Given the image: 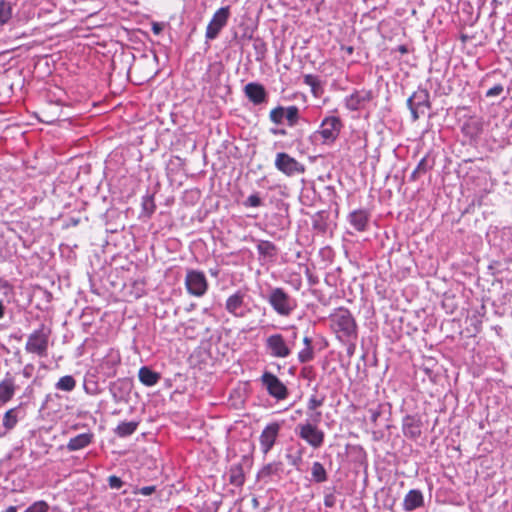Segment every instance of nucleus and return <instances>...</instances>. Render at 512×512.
<instances>
[{"label":"nucleus","mask_w":512,"mask_h":512,"mask_svg":"<svg viewBox=\"0 0 512 512\" xmlns=\"http://www.w3.org/2000/svg\"><path fill=\"white\" fill-rule=\"evenodd\" d=\"M330 321L337 338L341 341L345 342L357 338V324L348 309L339 308L330 316Z\"/></svg>","instance_id":"f257e3e1"},{"label":"nucleus","mask_w":512,"mask_h":512,"mask_svg":"<svg viewBox=\"0 0 512 512\" xmlns=\"http://www.w3.org/2000/svg\"><path fill=\"white\" fill-rule=\"evenodd\" d=\"M267 302L280 316L287 317L297 308V301L281 287L270 289Z\"/></svg>","instance_id":"f03ea898"},{"label":"nucleus","mask_w":512,"mask_h":512,"mask_svg":"<svg viewBox=\"0 0 512 512\" xmlns=\"http://www.w3.org/2000/svg\"><path fill=\"white\" fill-rule=\"evenodd\" d=\"M50 335L51 329L45 326V324H41L38 329L28 336L25 344L26 352L36 354L39 357H46Z\"/></svg>","instance_id":"7ed1b4c3"},{"label":"nucleus","mask_w":512,"mask_h":512,"mask_svg":"<svg viewBox=\"0 0 512 512\" xmlns=\"http://www.w3.org/2000/svg\"><path fill=\"white\" fill-rule=\"evenodd\" d=\"M407 106L410 109L412 120L417 121L431 108L430 94L428 90L418 88L408 99Z\"/></svg>","instance_id":"20e7f679"},{"label":"nucleus","mask_w":512,"mask_h":512,"mask_svg":"<svg viewBox=\"0 0 512 512\" xmlns=\"http://www.w3.org/2000/svg\"><path fill=\"white\" fill-rule=\"evenodd\" d=\"M297 435L309 444L312 448H320L325 439V434L315 424L312 423H300L295 429Z\"/></svg>","instance_id":"39448f33"},{"label":"nucleus","mask_w":512,"mask_h":512,"mask_svg":"<svg viewBox=\"0 0 512 512\" xmlns=\"http://www.w3.org/2000/svg\"><path fill=\"white\" fill-rule=\"evenodd\" d=\"M300 110L297 106L291 105L287 107L277 106L269 113V119L272 123L280 125L286 119L289 127H295L300 121Z\"/></svg>","instance_id":"423d86ee"},{"label":"nucleus","mask_w":512,"mask_h":512,"mask_svg":"<svg viewBox=\"0 0 512 512\" xmlns=\"http://www.w3.org/2000/svg\"><path fill=\"white\" fill-rule=\"evenodd\" d=\"M342 122L339 117L329 116L322 120L319 129L315 132L322 138L324 144L333 143L339 136Z\"/></svg>","instance_id":"0eeeda50"},{"label":"nucleus","mask_w":512,"mask_h":512,"mask_svg":"<svg viewBox=\"0 0 512 512\" xmlns=\"http://www.w3.org/2000/svg\"><path fill=\"white\" fill-rule=\"evenodd\" d=\"M185 286L190 295L202 297L208 290V282L202 271L190 269L186 273Z\"/></svg>","instance_id":"6e6552de"},{"label":"nucleus","mask_w":512,"mask_h":512,"mask_svg":"<svg viewBox=\"0 0 512 512\" xmlns=\"http://www.w3.org/2000/svg\"><path fill=\"white\" fill-rule=\"evenodd\" d=\"M266 352L273 358H287L292 350L280 333L272 334L265 340Z\"/></svg>","instance_id":"1a4fd4ad"},{"label":"nucleus","mask_w":512,"mask_h":512,"mask_svg":"<svg viewBox=\"0 0 512 512\" xmlns=\"http://www.w3.org/2000/svg\"><path fill=\"white\" fill-rule=\"evenodd\" d=\"M230 16V7L219 8L206 27L205 38L214 40L218 37L220 31L226 26Z\"/></svg>","instance_id":"9d476101"},{"label":"nucleus","mask_w":512,"mask_h":512,"mask_svg":"<svg viewBox=\"0 0 512 512\" xmlns=\"http://www.w3.org/2000/svg\"><path fill=\"white\" fill-rule=\"evenodd\" d=\"M275 167L289 177L305 172V166L285 152L276 154Z\"/></svg>","instance_id":"9b49d317"},{"label":"nucleus","mask_w":512,"mask_h":512,"mask_svg":"<svg viewBox=\"0 0 512 512\" xmlns=\"http://www.w3.org/2000/svg\"><path fill=\"white\" fill-rule=\"evenodd\" d=\"M261 382L270 396L277 400H284L287 398L288 389L276 375L271 372H264L261 376Z\"/></svg>","instance_id":"f8f14e48"},{"label":"nucleus","mask_w":512,"mask_h":512,"mask_svg":"<svg viewBox=\"0 0 512 512\" xmlns=\"http://www.w3.org/2000/svg\"><path fill=\"white\" fill-rule=\"evenodd\" d=\"M246 293L243 290H237L230 295L225 302L226 311L237 318H243L247 314L245 304Z\"/></svg>","instance_id":"ddd939ff"},{"label":"nucleus","mask_w":512,"mask_h":512,"mask_svg":"<svg viewBox=\"0 0 512 512\" xmlns=\"http://www.w3.org/2000/svg\"><path fill=\"white\" fill-rule=\"evenodd\" d=\"M373 97L371 90H355L351 95L345 97L344 104L349 111H358L371 102Z\"/></svg>","instance_id":"4468645a"},{"label":"nucleus","mask_w":512,"mask_h":512,"mask_svg":"<svg viewBox=\"0 0 512 512\" xmlns=\"http://www.w3.org/2000/svg\"><path fill=\"white\" fill-rule=\"evenodd\" d=\"M280 424L273 422L268 424L260 435V446L264 454H267L274 446L280 431Z\"/></svg>","instance_id":"2eb2a0df"},{"label":"nucleus","mask_w":512,"mask_h":512,"mask_svg":"<svg viewBox=\"0 0 512 512\" xmlns=\"http://www.w3.org/2000/svg\"><path fill=\"white\" fill-rule=\"evenodd\" d=\"M245 96L254 104L260 105L267 101V92L265 87L257 82H250L244 87Z\"/></svg>","instance_id":"dca6fc26"},{"label":"nucleus","mask_w":512,"mask_h":512,"mask_svg":"<svg viewBox=\"0 0 512 512\" xmlns=\"http://www.w3.org/2000/svg\"><path fill=\"white\" fill-rule=\"evenodd\" d=\"M370 213L366 209H356L349 213L348 222L358 232L368 229Z\"/></svg>","instance_id":"f3484780"},{"label":"nucleus","mask_w":512,"mask_h":512,"mask_svg":"<svg viewBox=\"0 0 512 512\" xmlns=\"http://www.w3.org/2000/svg\"><path fill=\"white\" fill-rule=\"evenodd\" d=\"M422 422L418 416L406 415L402 420V431L405 437L416 439L421 435Z\"/></svg>","instance_id":"a211bd4d"},{"label":"nucleus","mask_w":512,"mask_h":512,"mask_svg":"<svg viewBox=\"0 0 512 512\" xmlns=\"http://www.w3.org/2000/svg\"><path fill=\"white\" fill-rule=\"evenodd\" d=\"M16 388L15 377L7 372L0 381V405L6 404L13 398Z\"/></svg>","instance_id":"6ab92c4d"},{"label":"nucleus","mask_w":512,"mask_h":512,"mask_svg":"<svg viewBox=\"0 0 512 512\" xmlns=\"http://www.w3.org/2000/svg\"><path fill=\"white\" fill-rule=\"evenodd\" d=\"M94 440L92 432L78 434L68 441L66 448L69 452L78 451L88 447Z\"/></svg>","instance_id":"aec40b11"},{"label":"nucleus","mask_w":512,"mask_h":512,"mask_svg":"<svg viewBox=\"0 0 512 512\" xmlns=\"http://www.w3.org/2000/svg\"><path fill=\"white\" fill-rule=\"evenodd\" d=\"M424 505L423 493L418 489L410 490L404 497L403 509L407 512L413 511Z\"/></svg>","instance_id":"412c9836"},{"label":"nucleus","mask_w":512,"mask_h":512,"mask_svg":"<svg viewBox=\"0 0 512 512\" xmlns=\"http://www.w3.org/2000/svg\"><path fill=\"white\" fill-rule=\"evenodd\" d=\"M435 165L434 159L430 158L428 155L424 156L416 168L412 171L410 175V181H417L423 175H425L428 171L432 170Z\"/></svg>","instance_id":"4be33fe9"},{"label":"nucleus","mask_w":512,"mask_h":512,"mask_svg":"<svg viewBox=\"0 0 512 512\" xmlns=\"http://www.w3.org/2000/svg\"><path fill=\"white\" fill-rule=\"evenodd\" d=\"M138 377L140 382L148 387L156 385L161 378L159 373L151 370L147 366H143L139 369Z\"/></svg>","instance_id":"5701e85b"},{"label":"nucleus","mask_w":512,"mask_h":512,"mask_svg":"<svg viewBox=\"0 0 512 512\" xmlns=\"http://www.w3.org/2000/svg\"><path fill=\"white\" fill-rule=\"evenodd\" d=\"M257 250L260 256L270 261H273L277 256L276 245L268 240H260L257 244Z\"/></svg>","instance_id":"b1692460"},{"label":"nucleus","mask_w":512,"mask_h":512,"mask_svg":"<svg viewBox=\"0 0 512 512\" xmlns=\"http://www.w3.org/2000/svg\"><path fill=\"white\" fill-rule=\"evenodd\" d=\"M229 483L241 487L245 482V475L242 464H233L228 470Z\"/></svg>","instance_id":"393cba45"},{"label":"nucleus","mask_w":512,"mask_h":512,"mask_svg":"<svg viewBox=\"0 0 512 512\" xmlns=\"http://www.w3.org/2000/svg\"><path fill=\"white\" fill-rule=\"evenodd\" d=\"M15 5L16 0H0V27L11 20Z\"/></svg>","instance_id":"a878e982"},{"label":"nucleus","mask_w":512,"mask_h":512,"mask_svg":"<svg viewBox=\"0 0 512 512\" xmlns=\"http://www.w3.org/2000/svg\"><path fill=\"white\" fill-rule=\"evenodd\" d=\"M282 470V464L280 462H272L264 465L257 473V479H267L272 475L278 474Z\"/></svg>","instance_id":"bb28decb"},{"label":"nucleus","mask_w":512,"mask_h":512,"mask_svg":"<svg viewBox=\"0 0 512 512\" xmlns=\"http://www.w3.org/2000/svg\"><path fill=\"white\" fill-rule=\"evenodd\" d=\"M19 407H14L5 412L2 425L5 432L12 430L18 422Z\"/></svg>","instance_id":"cd10ccee"},{"label":"nucleus","mask_w":512,"mask_h":512,"mask_svg":"<svg viewBox=\"0 0 512 512\" xmlns=\"http://www.w3.org/2000/svg\"><path fill=\"white\" fill-rule=\"evenodd\" d=\"M139 422L130 421V422H121L115 428V433L119 437H128L132 435L138 428Z\"/></svg>","instance_id":"c85d7f7f"},{"label":"nucleus","mask_w":512,"mask_h":512,"mask_svg":"<svg viewBox=\"0 0 512 512\" xmlns=\"http://www.w3.org/2000/svg\"><path fill=\"white\" fill-rule=\"evenodd\" d=\"M303 82L304 84L310 86L311 92L315 97H318L322 94L323 87L321 81L318 79L317 76L312 74H306L303 76Z\"/></svg>","instance_id":"c756f323"},{"label":"nucleus","mask_w":512,"mask_h":512,"mask_svg":"<svg viewBox=\"0 0 512 512\" xmlns=\"http://www.w3.org/2000/svg\"><path fill=\"white\" fill-rule=\"evenodd\" d=\"M76 387V381L73 376L66 375L61 377L55 384V388L60 391L71 392Z\"/></svg>","instance_id":"7c9ffc66"},{"label":"nucleus","mask_w":512,"mask_h":512,"mask_svg":"<svg viewBox=\"0 0 512 512\" xmlns=\"http://www.w3.org/2000/svg\"><path fill=\"white\" fill-rule=\"evenodd\" d=\"M312 478L316 483H322L327 480V472L320 462H314L311 468Z\"/></svg>","instance_id":"2f4dec72"},{"label":"nucleus","mask_w":512,"mask_h":512,"mask_svg":"<svg viewBox=\"0 0 512 512\" xmlns=\"http://www.w3.org/2000/svg\"><path fill=\"white\" fill-rule=\"evenodd\" d=\"M253 49L256 54V60L257 61L264 60V58L266 57V53H267V45L262 38H260V37L253 38Z\"/></svg>","instance_id":"473e14b6"},{"label":"nucleus","mask_w":512,"mask_h":512,"mask_svg":"<svg viewBox=\"0 0 512 512\" xmlns=\"http://www.w3.org/2000/svg\"><path fill=\"white\" fill-rule=\"evenodd\" d=\"M156 209L154 198L152 195H145L142 198V211L147 217H150Z\"/></svg>","instance_id":"72a5a7b5"},{"label":"nucleus","mask_w":512,"mask_h":512,"mask_svg":"<svg viewBox=\"0 0 512 512\" xmlns=\"http://www.w3.org/2000/svg\"><path fill=\"white\" fill-rule=\"evenodd\" d=\"M314 358L312 347H305L298 353V360L300 363H307Z\"/></svg>","instance_id":"f704fd0d"},{"label":"nucleus","mask_w":512,"mask_h":512,"mask_svg":"<svg viewBox=\"0 0 512 512\" xmlns=\"http://www.w3.org/2000/svg\"><path fill=\"white\" fill-rule=\"evenodd\" d=\"M49 506L45 501H36L24 512H48Z\"/></svg>","instance_id":"c9c22d12"},{"label":"nucleus","mask_w":512,"mask_h":512,"mask_svg":"<svg viewBox=\"0 0 512 512\" xmlns=\"http://www.w3.org/2000/svg\"><path fill=\"white\" fill-rule=\"evenodd\" d=\"M262 204V199L258 193L251 194L243 203L245 207H260Z\"/></svg>","instance_id":"e433bc0d"},{"label":"nucleus","mask_w":512,"mask_h":512,"mask_svg":"<svg viewBox=\"0 0 512 512\" xmlns=\"http://www.w3.org/2000/svg\"><path fill=\"white\" fill-rule=\"evenodd\" d=\"M300 376L309 382L313 381L316 377V373L313 366H304L300 371Z\"/></svg>","instance_id":"4c0bfd02"},{"label":"nucleus","mask_w":512,"mask_h":512,"mask_svg":"<svg viewBox=\"0 0 512 512\" xmlns=\"http://www.w3.org/2000/svg\"><path fill=\"white\" fill-rule=\"evenodd\" d=\"M324 400L325 397H321L320 399H318L315 395H312L308 400L307 407L309 410H315L323 405Z\"/></svg>","instance_id":"58836bf2"},{"label":"nucleus","mask_w":512,"mask_h":512,"mask_svg":"<svg viewBox=\"0 0 512 512\" xmlns=\"http://www.w3.org/2000/svg\"><path fill=\"white\" fill-rule=\"evenodd\" d=\"M313 228L320 231V232H325L326 229H327V224L326 222L323 220V217L321 215H317L314 219H313Z\"/></svg>","instance_id":"ea45409f"},{"label":"nucleus","mask_w":512,"mask_h":512,"mask_svg":"<svg viewBox=\"0 0 512 512\" xmlns=\"http://www.w3.org/2000/svg\"><path fill=\"white\" fill-rule=\"evenodd\" d=\"M123 481L116 475H111L108 477V485L112 489H120L123 486Z\"/></svg>","instance_id":"a19ab883"},{"label":"nucleus","mask_w":512,"mask_h":512,"mask_svg":"<svg viewBox=\"0 0 512 512\" xmlns=\"http://www.w3.org/2000/svg\"><path fill=\"white\" fill-rule=\"evenodd\" d=\"M155 491H156V486L152 485V486H144L141 488H136L133 493L136 495L141 494L144 496H149V495L153 494Z\"/></svg>","instance_id":"79ce46f5"},{"label":"nucleus","mask_w":512,"mask_h":512,"mask_svg":"<svg viewBox=\"0 0 512 512\" xmlns=\"http://www.w3.org/2000/svg\"><path fill=\"white\" fill-rule=\"evenodd\" d=\"M504 88L501 84H496L486 92L487 97H496L503 92Z\"/></svg>","instance_id":"37998d69"},{"label":"nucleus","mask_w":512,"mask_h":512,"mask_svg":"<svg viewBox=\"0 0 512 512\" xmlns=\"http://www.w3.org/2000/svg\"><path fill=\"white\" fill-rule=\"evenodd\" d=\"M369 413H370V420L371 422L376 425L377 423V420L378 418L381 416L382 414V411H381V406H378L377 408H370L369 409Z\"/></svg>","instance_id":"c03bdc74"},{"label":"nucleus","mask_w":512,"mask_h":512,"mask_svg":"<svg viewBox=\"0 0 512 512\" xmlns=\"http://www.w3.org/2000/svg\"><path fill=\"white\" fill-rule=\"evenodd\" d=\"M336 504V497L333 493H327L324 496V506L327 508H332Z\"/></svg>","instance_id":"a18cd8bd"},{"label":"nucleus","mask_w":512,"mask_h":512,"mask_svg":"<svg viewBox=\"0 0 512 512\" xmlns=\"http://www.w3.org/2000/svg\"><path fill=\"white\" fill-rule=\"evenodd\" d=\"M34 370H35L34 365L31 363H28L23 367L21 373H22L23 377L29 379L33 376Z\"/></svg>","instance_id":"49530a36"},{"label":"nucleus","mask_w":512,"mask_h":512,"mask_svg":"<svg viewBox=\"0 0 512 512\" xmlns=\"http://www.w3.org/2000/svg\"><path fill=\"white\" fill-rule=\"evenodd\" d=\"M270 133L273 134V135H276V136H286L287 135V130L286 129H278V128H271L270 129Z\"/></svg>","instance_id":"de8ad7c7"},{"label":"nucleus","mask_w":512,"mask_h":512,"mask_svg":"<svg viewBox=\"0 0 512 512\" xmlns=\"http://www.w3.org/2000/svg\"><path fill=\"white\" fill-rule=\"evenodd\" d=\"M161 30H162V28H161L160 24H158V23L153 24L152 31L155 34H159L161 32Z\"/></svg>","instance_id":"09e8293b"},{"label":"nucleus","mask_w":512,"mask_h":512,"mask_svg":"<svg viewBox=\"0 0 512 512\" xmlns=\"http://www.w3.org/2000/svg\"><path fill=\"white\" fill-rule=\"evenodd\" d=\"M397 51H399L401 54H407L408 53V48L406 45H399L397 47Z\"/></svg>","instance_id":"8fccbe9b"},{"label":"nucleus","mask_w":512,"mask_h":512,"mask_svg":"<svg viewBox=\"0 0 512 512\" xmlns=\"http://www.w3.org/2000/svg\"><path fill=\"white\" fill-rule=\"evenodd\" d=\"M303 343L305 344V347H312L311 344H312V339L309 338V337H304L303 339Z\"/></svg>","instance_id":"3c124183"},{"label":"nucleus","mask_w":512,"mask_h":512,"mask_svg":"<svg viewBox=\"0 0 512 512\" xmlns=\"http://www.w3.org/2000/svg\"><path fill=\"white\" fill-rule=\"evenodd\" d=\"M4 313H5V307H4L3 303L0 301V319L4 317Z\"/></svg>","instance_id":"603ef678"},{"label":"nucleus","mask_w":512,"mask_h":512,"mask_svg":"<svg viewBox=\"0 0 512 512\" xmlns=\"http://www.w3.org/2000/svg\"><path fill=\"white\" fill-rule=\"evenodd\" d=\"M347 54L351 55L354 51L352 46L343 47Z\"/></svg>","instance_id":"864d4df0"},{"label":"nucleus","mask_w":512,"mask_h":512,"mask_svg":"<svg viewBox=\"0 0 512 512\" xmlns=\"http://www.w3.org/2000/svg\"><path fill=\"white\" fill-rule=\"evenodd\" d=\"M5 512H17V508L15 506H9Z\"/></svg>","instance_id":"5fc2aeb1"},{"label":"nucleus","mask_w":512,"mask_h":512,"mask_svg":"<svg viewBox=\"0 0 512 512\" xmlns=\"http://www.w3.org/2000/svg\"><path fill=\"white\" fill-rule=\"evenodd\" d=\"M210 272H211V274H212L213 276H217V275H218V271H212V270H211Z\"/></svg>","instance_id":"6e6d98bb"},{"label":"nucleus","mask_w":512,"mask_h":512,"mask_svg":"<svg viewBox=\"0 0 512 512\" xmlns=\"http://www.w3.org/2000/svg\"><path fill=\"white\" fill-rule=\"evenodd\" d=\"M316 416H317V419H315V421H318V420H319V418H320V416H321V413H320V412H317Z\"/></svg>","instance_id":"4d7b16f0"}]
</instances>
